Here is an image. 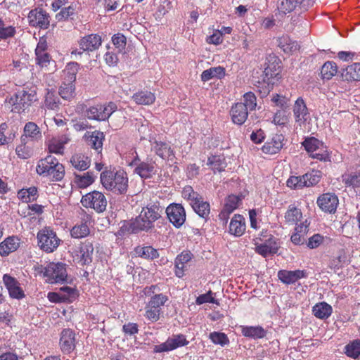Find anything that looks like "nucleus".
Returning <instances> with one entry per match:
<instances>
[{
  "label": "nucleus",
  "instance_id": "1",
  "mask_svg": "<svg viewBox=\"0 0 360 360\" xmlns=\"http://www.w3.org/2000/svg\"><path fill=\"white\" fill-rule=\"evenodd\" d=\"M37 101L36 89L26 87L7 97L5 103L11 112L21 114L27 112L30 108Z\"/></svg>",
  "mask_w": 360,
  "mask_h": 360
},
{
  "label": "nucleus",
  "instance_id": "2",
  "mask_svg": "<svg viewBox=\"0 0 360 360\" xmlns=\"http://www.w3.org/2000/svg\"><path fill=\"white\" fill-rule=\"evenodd\" d=\"M102 186L116 195H124L128 189V176L124 170H105L101 173Z\"/></svg>",
  "mask_w": 360,
  "mask_h": 360
},
{
  "label": "nucleus",
  "instance_id": "3",
  "mask_svg": "<svg viewBox=\"0 0 360 360\" xmlns=\"http://www.w3.org/2000/svg\"><path fill=\"white\" fill-rule=\"evenodd\" d=\"M36 171L39 175L49 177L52 181H56L62 180L65 176L63 165L51 155L39 160Z\"/></svg>",
  "mask_w": 360,
  "mask_h": 360
},
{
  "label": "nucleus",
  "instance_id": "4",
  "mask_svg": "<svg viewBox=\"0 0 360 360\" xmlns=\"http://www.w3.org/2000/svg\"><path fill=\"white\" fill-rule=\"evenodd\" d=\"M157 207L143 208L140 214L128 224L127 231L129 233H137L142 231H148L154 226V222L158 219L156 211Z\"/></svg>",
  "mask_w": 360,
  "mask_h": 360
},
{
  "label": "nucleus",
  "instance_id": "5",
  "mask_svg": "<svg viewBox=\"0 0 360 360\" xmlns=\"http://www.w3.org/2000/svg\"><path fill=\"white\" fill-rule=\"evenodd\" d=\"M77 65V63H69L63 72L65 77L59 87L58 94L64 100L70 101L76 95L75 82L76 80Z\"/></svg>",
  "mask_w": 360,
  "mask_h": 360
},
{
  "label": "nucleus",
  "instance_id": "6",
  "mask_svg": "<svg viewBox=\"0 0 360 360\" xmlns=\"http://www.w3.org/2000/svg\"><path fill=\"white\" fill-rule=\"evenodd\" d=\"M37 238L38 246L46 253H51L56 250L61 242L56 233L49 226H45L39 230Z\"/></svg>",
  "mask_w": 360,
  "mask_h": 360
},
{
  "label": "nucleus",
  "instance_id": "7",
  "mask_svg": "<svg viewBox=\"0 0 360 360\" xmlns=\"http://www.w3.org/2000/svg\"><path fill=\"white\" fill-rule=\"evenodd\" d=\"M117 108V106L114 102H109L104 105L98 104L87 108L86 116L89 120L105 121L116 111Z\"/></svg>",
  "mask_w": 360,
  "mask_h": 360
},
{
  "label": "nucleus",
  "instance_id": "8",
  "mask_svg": "<svg viewBox=\"0 0 360 360\" xmlns=\"http://www.w3.org/2000/svg\"><path fill=\"white\" fill-rule=\"evenodd\" d=\"M81 203L84 207L94 209L97 213L103 212L108 204L104 194L98 191H94L83 195Z\"/></svg>",
  "mask_w": 360,
  "mask_h": 360
},
{
  "label": "nucleus",
  "instance_id": "9",
  "mask_svg": "<svg viewBox=\"0 0 360 360\" xmlns=\"http://www.w3.org/2000/svg\"><path fill=\"white\" fill-rule=\"evenodd\" d=\"M43 274L50 283H63L66 281L68 274L65 264L61 262L49 263L44 269Z\"/></svg>",
  "mask_w": 360,
  "mask_h": 360
},
{
  "label": "nucleus",
  "instance_id": "10",
  "mask_svg": "<svg viewBox=\"0 0 360 360\" xmlns=\"http://www.w3.org/2000/svg\"><path fill=\"white\" fill-rule=\"evenodd\" d=\"M102 44V38L98 34H90L85 35L78 41L79 50L72 51V55L82 56L84 52H94L99 49Z\"/></svg>",
  "mask_w": 360,
  "mask_h": 360
},
{
  "label": "nucleus",
  "instance_id": "11",
  "mask_svg": "<svg viewBox=\"0 0 360 360\" xmlns=\"http://www.w3.org/2000/svg\"><path fill=\"white\" fill-rule=\"evenodd\" d=\"M29 25L34 27L46 30L49 27L51 17L45 10L36 8L31 10L27 15Z\"/></svg>",
  "mask_w": 360,
  "mask_h": 360
},
{
  "label": "nucleus",
  "instance_id": "12",
  "mask_svg": "<svg viewBox=\"0 0 360 360\" xmlns=\"http://www.w3.org/2000/svg\"><path fill=\"white\" fill-rule=\"evenodd\" d=\"M155 285L146 287L143 293L146 296L150 297V300L146 307V317L155 322L158 320V295L155 294Z\"/></svg>",
  "mask_w": 360,
  "mask_h": 360
},
{
  "label": "nucleus",
  "instance_id": "13",
  "mask_svg": "<svg viewBox=\"0 0 360 360\" xmlns=\"http://www.w3.org/2000/svg\"><path fill=\"white\" fill-rule=\"evenodd\" d=\"M91 216L84 210L81 213L79 224H75L70 230V235L74 238H82L90 233L89 225L91 223Z\"/></svg>",
  "mask_w": 360,
  "mask_h": 360
},
{
  "label": "nucleus",
  "instance_id": "14",
  "mask_svg": "<svg viewBox=\"0 0 360 360\" xmlns=\"http://www.w3.org/2000/svg\"><path fill=\"white\" fill-rule=\"evenodd\" d=\"M166 214L169 221L176 227L180 228L186 221V212L179 204H171L166 208Z\"/></svg>",
  "mask_w": 360,
  "mask_h": 360
},
{
  "label": "nucleus",
  "instance_id": "15",
  "mask_svg": "<svg viewBox=\"0 0 360 360\" xmlns=\"http://www.w3.org/2000/svg\"><path fill=\"white\" fill-rule=\"evenodd\" d=\"M3 283L8 290L9 296L11 298L22 300L25 297L24 290L20 286L18 281L9 274H4L2 278Z\"/></svg>",
  "mask_w": 360,
  "mask_h": 360
},
{
  "label": "nucleus",
  "instance_id": "16",
  "mask_svg": "<svg viewBox=\"0 0 360 360\" xmlns=\"http://www.w3.org/2000/svg\"><path fill=\"white\" fill-rule=\"evenodd\" d=\"M75 332L70 328H65L60 333L59 346L63 354H69L76 347V337Z\"/></svg>",
  "mask_w": 360,
  "mask_h": 360
},
{
  "label": "nucleus",
  "instance_id": "17",
  "mask_svg": "<svg viewBox=\"0 0 360 360\" xmlns=\"http://www.w3.org/2000/svg\"><path fill=\"white\" fill-rule=\"evenodd\" d=\"M83 140L91 148L94 149L98 153H101L105 141L103 132L98 130L86 131L83 136Z\"/></svg>",
  "mask_w": 360,
  "mask_h": 360
},
{
  "label": "nucleus",
  "instance_id": "18",
  "mask_svg": "<svg viewBox=\"0 0 360 360\" xmlns=\"http://www.w3.org/2000/svg\"><path fill=\"white\" fill-rule=\"evenodd\" d=\"M42 138V134L38 125L33 122H28L23 129V134L21 136V142L34 143Z\"/></svg>",
  "mask_w": 360,
  "mask_h": 360
},
{
  "label": "nucleus",
  "instance_id": "19",
  "mask_svg": "<svg viewBox=\"0 0 360 360\" xmlns=\"http://www.w3.org/2000/svg\"><path fill=\"white\" fill-rule=\"evenodd\" d=\"M94 250V243L89 239L80 243L78 257L79 263L82 266L89 265L92 262Z\"/></svg>",
  "mask_w": 360,
  "mask_h": 360
},
{
  "label": "nucleus",
  "instance_id": "20",
  "mask_svg": "<svg viewBox=\"0 0 360 360\" xmlns=\"http://www.w3.org/2000/svg\"><path fill=\"white\" fill-rule=\"evenodd\" d=\"M339 200L335 194L324 193L319 197L317 204L324 212L333 213L336 211Z\"/></svg>",
  "mask_w": 360,
  "mask_h": 360
},
{
  "label": "nucleus",
  "instance_id": "21",
  "mask_svg": "<svg viewBox=\"0 0 360 360\" xmlns=\"http://www.w3.org/2000/svg\"><path fill=\"white\" fill-rule=\"evenodd\" d=\"M136 156L129 164L130 166L135 167L134 173L137 174L143 179H148L155 174V169L153 164L141 162Z\"/></svg>",
  "mask_w": 360,
  "mask_h": 360
},
{
  "label": "nucleus",
  "instance_id": "22",
  "mask_svg": "<svg viewBox=\"0 0 360 360\" xmlns=\"http://www.w3.org/2000/svg\"><path fill=\"white\" fill-rule=\"evenodd\" d=\"M281 60L275 56H269L267 58L266 67L264 69V74L269 79L281 78Z\"/></svg>",
  "mask_w": 360,
  "mask_h": 360
},
{
  "label": "nucleus",
  "instance_id": "23",
  "mask_svg": "<svg viewBox=\"0 0 360 360\" xmlns=\"http://www.w3.org/2000/svg\"><path fill=\"white\" fill-rule=\"evenodd\" d=\"M188 344V341L184 335H174L172 338H168L165 342L159 345V352L172 351Z\"/></svg>",
  "mask_w": 360,
  "mask_h": 360
},
{
  "label": "nucleus",
  "instance_id": "24",
  "mask_svg": "<svg viewBox=\"0 0 360 360\" xmlns=\"http://www.w3.org/2000/svg\"><path fill=\"white\" fill-rule=\"evenodd\" d=\"M293 115L295 122L301 126L304 124L309 117V112L304 100L298 98L293 106Z\"/></svg>",
  "mask_w": 360,
  "mask_h": 360
},
{
  "label": "nucleus",
  "instance_id": "25",
  "mask_svg": "<svg viewBox=\"0 0 360 360\" xmlns=\"http://www.w3.org/2000/svg\"><path fill=\"white\" fill-rule=\"evenodd\" d=\"M20 244V240L18 236H12L5 238L0 243V255L6 257L11 253L16 251Z\"/></svg>",
  "mask_w": 360,
  "mask_h": 360
},
{
  "label": "nucleus",
  "instance_id": "26",
  "mask_svg": "<svg viewBox=\"0 0 360 360\" xmlns=\"http://www.w3.org/2000/svg\"><path fill=\"white\" fill-rule=\"evenodd\" d=\"M279 280L285 284H292L299 279L307 277V273L302 270H281L278 272Z\"/></svg>",
  "mask_w": 360,
  "mask_h": 360
},
{
  "label": "nucleus",
  "instance_id": "27",
  "mask_svg": "<svg viewBox=\"0 0 360 360\" xmlns=\"http://www.w3.org/2000/svg\"><path fill=\"white\" fill-rule=\"evenodd\" d=\"M284 139L283 134L274 135L271 140L266 142L262 146V151L271 155L278 153L283 146Z\"/></svg>",
  "mask_w": 360,
  "mask_h": 360
},
{
  "label": "nucleus",
  "instance_id": "28",
  "mask_svg": "<svg viewBox=\"0 0 360 360\" xmlns=\"http://www.w3.org/2000/svg\"><path fill=\"white\" fill-rule=\"evenodd\" d=\"M248 110L243 103H237L231 110V119L233 123L241 125L248 118Z\"/></svg>",
  "mask_w": 360,
  "mask_h": 360
},
{
  "label": "nucleus",
  "instance_id": "29",
  "mask_svg": "<svg viewBox=\"0 0 360 360\" xmlns=\"http://www.w3.org/2000/svg\"><path fill=\"white\" fill-rule=\"evenodd\" d=\"M245 218L240 214H235L229 224V233L236 237L241 236L245 231Z\"/></svg>",
  "mask_w": 360,
  "mask_h": 360
},
{
  "label": "nucleus",
  "instance_id": "30",
  "mask_svg": "<svg viewBox=\"0 0 360 360\" xmlns=\"http://www.w3.org/2000/svg\"><path fill=\"white\" fill-rule=\"evenodd\" d=\"M70 141L66 136L58 138H52L49 141L48 150L50 153L63 155L64 153L65 145Z\"/></svg>",
  "mask_w": 360,
  "mask_h": 360
},
{
  "label": "nucleus",
  "instance_id": "31",
  "mask_svg": "<svg viewBox=\"0 0 360 360\" xmlns=\"http://www.w3.org/2000/svg\"><path fill=\"white\" fill-rule=\"evenodd\" d=\"M191 253L190 252H182L175 259V274L179 278L184 276L186 269V264L191 259Z\"/></svg>",
  "mask_w": 360,
  "mask_h": 360
},
{
  "label": "nucleus",
  "instance_id": "32",
  "mask_svg": "<svg viewBox=\"0 0 360 360\" xmlns=\"http://www.w3.org/2000/svg\"><path fill=\"white\" fill-rule=\"evenodd\" d=\"M74 168L79 171L86 170L91 165V158L82 153H76L70 159Z\"/></svg>",
  "mask_w": 360,
  "mask_h": 360
},
{
  "label": "nucleus",
  "instance_id": "33",
  "mask_svg": "<svg viewBox=\"0 0 360 360\" xmlns=\"http://www.w3.org/2000/svg\"><path fill=\"white\" fill-rule=\"evenodd\" d=\"M309 224V223L307 222V220H305L295 227V231L291 236V241L295 245H300L304 243Z\"/></svg>",
  "mask_w": 360,
  "mask_h": 360
},
{
  "label": "nucleus",
  "instance_id": "34",
  "mask_svg": "<svg viewBox=\"0 0 360 360\" xmlns=\"http://www.w3.org/2000/svg\"><path fill=\"white\" fill-rule=\"evenodd\" d=\"M332 311V307L325 302L317 303L312 308L313 314L320 319H328Z\"/></svg>",
  "mask_w": 360,
  "mask_h": 360
},
{
  "label": "nucleus",
  "instance_id": "35",
  "mask_svg": "<svg viewBox=\"0 0 360 360\" xmlns=\"http://www.w3.org/2000/svg\"><path fill=\"white\" fill-rule=\"evenodd\" d=\"M225 76V68L221 66L212 67L204 70L201 74V79L207 82L212 79H221Z\"/></svg>",
  "mask_w": 360,
  "mask_h": 360
},
{
  "label": "nucleus",
  "instance_id": "36",
  "mask_svg": "<svg viewBox=\"0 0 360 360\" xmlns=\"http://www.w3.org/2000/svg\"><path fill=\"white\" fill-rule=\"evenodd\" d=\"M285 221L288 224H296L301 221L302 213L301 210L294 205H290L285 213Z\"/></svg>",
  "mask_w": 360,
  "mask_h": 360
},
{
  "label": "nucleus",
  "instance_id": "37",
  "mask_svg": "<svg viewBox=\"0 0 360 360\" xmlns=\"http://www.w3.org/2000/svg\"><path fill=\"white\" fill-rule=\"evenodd\" d=\"M44 106L46 108L52 110H58L60 108V99L53 89H46L44 96Z\"/></svg>",
  "mask_w": 360,
  "mask_h": 360
},
{
  "label": "nucleus",
  "instance_id": "38",
  "mask_svg": "<svg viewBox=\"0 0 360 360\" xmlns=\"http://www.w3.org/2000/svg\"><path fill=\"white\" fill-rule=\"evenodd\" d=\"M191 207L200 217L205 219L209 217L210 212V204L207 202L203 201L201 197H199L195 201L193 202Z\"/></svg>",
  "mask_w": 360,
  "mask_h": 360
},
{
  "label": "nucleus",
  "instance_id": "39",
  "mask_svg": "<svg viewBox=\"0 0 360 360\" xmlns=\"http://www.w3.org/2000/svg\"><path fill=\"white\" fill-rule=\"evenodd\" d=\"M241 333L245 337L259 339L265 337L266 330L260 326H242Z\"/></svg>",
  "mask_w": 360,
  "mask_h": 360
},
{
  "label": "nucleus",
  "instance_id": "40",
  "mask_svg": "<svg viewBox=\"0 0 360 360\" xmlns=\"http://www.w3.org/2000/svg\"><path fill=\"white\" fill-rule=\"evenodd\" d=\"M17 196L23 202H33L38 198L37 188L31 186L28 188H22L18 192Z\"/></svg>",
  "mask_w": 360,
  "mask_h": 360
},
{
  "label": "nucleus",
  "instance_id": "41",
  "mask_svg": "<svg viewBox=\"0 0 360 360\" xmlns=\"http://www.w3.org/2000/svg\"><path fill=\"white\" fill-rule=\"evenodd\" d=\"M277 41L278 46L286 53H292L299 48L297 42L287 35L279 37Z\"/></svg>",
  "mask_w": 360,
  "mask_h": 360
},
{
  "label": "nucleus",
  "instance_id": "42",
  "mask_svg": "<svg viewBox=\"0 0 360 360\" xmlns=\"http://www.w3.org/2000/svg\"><path fill=\"white\" fill-rule=\"evenodd\" d=\"M132 99L138 105H150L155 101V96L150 91H141L134 94Z\"/></svg>",
  "mask_w": 360,
  "mask_h": 360
},
{
  "label": "nucleus",
  "instance_id": "43",
  "mask_svg": "<svg viewBox=\"0 0 360 360\" xmlns=\"http://www.w3.org/2000/svg\"><path fill=\"white\" fill-rule=\"evenodd\" d=\"M342 181L346 186L360 188V173H345L342 175Z\"/></svg>",
  "mask_w": 360,
  "mask_h": 360
},
{
  "label": "nucleus",
  "instance_id": "44",
  "mask_svg": "<svg viewBox=\"0 0 360 360\" xmlns=\"http://www.w3.org/2000/svg\"><path fill=\"white\" fill-rule=\"evenodd\" d=\"M96 179L93 172H87L82 175L75 176V182L81 188H84L91 185Z\"/></svg>",
  "mask_w": 360,
  "mask_h": 360
},
{
  "label": "nucleus",
  "instance_id": "45",
  "mask_svg": "<svg viewBox=\"0 0 360 360\" xmlns=\"http://www.w3.org/2000/svg\"><path fill=\"white\" fill-rule=\"evenodd\" d=\"M135 254L148 259H153L158 256V250L151 246H138L134 249Z\"/></svg>",
  "mask_w": 360,
  "mask_h": 360
},
{
  "label": "nucleus",
  "instance_id": "46",
  "mask_svg": "<svg viewBox=\"0 0 360 360\" xmlns=\"http://www.w3.org/2000/svg\"><path fill=\"white\" fill-rule=\"evenodd\" d=\"M316 152L313 153L312 158L322 162H330V153L327 146L321 141V146H318Z\"/></svg>",
  "mask_w": 360,
  "mask_h": 360
},
{
  "label": "nucleus",
  "instance_id": "47",
  "mask_svg": "<svg viewBox=\"0 0 360 360\" xmlns=\"http://www.w3.org/2000/svg\"><path fill=\"white\" fill-rule=\"evenodd\" d=\"M345 354L352 359L360 356V340H354L345 347Z\"/></svg>",
  "mask_w": 360,
  "mask_h": 360
},
{
  "label": "nucleus",
  "instance_id": "48",
  "mask_svg": "<svg viewBox=\"0 0 360 360\" xmlns=\"http://www.w3.org/2000/svg\"><path fill=\"white\" fill-rule=\"evenodd\" d=\"M338 72V67L334 62H326L321 68V75L324 79H330Z\"/></svg>",
  "mask_w": 360,
  "mask_h": 360
},
{
  "label": "nucleus",
  "instance_id": "49",
  "mask_svg": "<svg viewBox=\"0 0 360 360\" xmlns=\"http://www.w3.org/2000/svg\"><path fill=\"white\" fill-rule=\"evenodd\" d=\"M16 34V29L12 25L6 26L4 20L0 18V40L12 38Z\"/></svg>",
  "mask_w": 360,
  "mask_h": 360
},
{
  "label": "nucleus",
  "instance_id": "50",
  "mask_svg": "<svg viewBox=\"0 0 360 360\" xmlns=\"http://www.w3.org/2000/svg\"><path fill=\"white\" fill-rule=\"evenodd\" d=\"M296 0H281L278 6V11L283 13H289L293 11H300Z\"/></svg>",
  "mask_w": 360,
  "mask_h": 360
},
{
  "label": "nucleus",
  "instance_id": "51",
  "mask_svg": "<svg viewBox=\"0 0 360 360\" xmlns=\"http://www.w3.org/2000/svg\"><path fill=\"white\" fill-rule=\"evenodd\" d=\"M345 77L347 79L360 81V63L349 65L345 70Z\"/></svg>",
  "mask_w": 360,
  "mask_h": 360
},
{
  "label": "nucleus",
  "instance_id": "52",
  "mask_svg": "<svg viewBox=\"0 0 360 360\" xmlns=\"http://www.w3.org/2000/svg\"><path fill=\"white\" fill-rule=\"evenodd\" d=\"M302 144L309 156L312 158L313 153L316 152L315 150H316L318 146H321V141L314 137H309L305 139Z\"/></svg>",
  "mask_w": 360,
  "mask_h": 360
},
{
  "label": "nucleus",
  "instance_id": "53",
  "mask_svg": "<svg viewBox=\"0 0 360 360\" xmlns=\"http://www.w3.org/2000/svg\"><path fill=\"white\" fill-rule=\"evenodd\" d=\"M159 157L163 160L173 162L174 155L170 146L165 143H159Z\"/></svg>",
  "mask_w": 360,
  "mask_h": 360
},
{
  "label": "nucleus",
  "instance_id": "54",
  "mask_svg": "<svg viewBox=\"0 0 360 360\" xmlns=\"http://www.w3.org/2000/svg\"><path fill=\"white\" fill-rule=\"evenodd\" d=\"M207 165L212 167L214 172H221L226 167V163L222 160L220 156H212L208 158Z\"/></svg>",
  "mask_w": 360,
  "mask_h": 360
},
{
  "label": "nucleus",
  "instance_id": "55",
  "mask_svg": "<svg viewBox=\"0 0 360 360\" xmlns=\"http://www.w3.org/2000/svg\"><path fill=\"white\" fill-rule=\"evenodd\" d=\"M209 338L215 345H219L221 346H225L229 343V340L227 335L221 332H212L210 333Z\"/></svg>",
  "mask_w": 360,
  "mask_h": 360
},
{
  "label": "nucleus",
  "instance_id": "56",
  "mask_svg": "<svg viewBox=\"0 0 360 360\" xmlns=\"http://www.w3.org/2000/svg\"><path fill=\"white\" fill-rule=\"evenodd\" d=\"M256 250L259 255L266 257L270 254L276 253L277 251V246L275 243L271 245L265 243L257 246Z\"/></svg>",
  "mask_w": 360,
  "mask_h": 360
},
{
  "label": "nucleus",
  "instance_id": "57",
  "mask_svg": "<svg viewBox=\"0 0 360 360\" xmlns=\"http://www.w3.org/2000/svg\"><path fill=\"white\" fill-rule=\"evenodd\" d=\"M241 199L239 196L235 195H229L224 204V208L228 210L229 211L233 212L235 210H236L239 205Z\"/></svg>",
  "mask_w": 360,
  "mask_h": 360
},
{
  "label": "nucleus",
  "instance_id": "58",
  "mask_svg": "<svg viewBox=\"0 0 360 360\" xmlns=\"http://www.w3.org/2000/svg\"><path fill=\"white\" fill-rule=\"evenodd\" d=\"M195 303L198 305H201L205 303H212L219 304L217 300L214 297L213 292L210 290L207 293L200 295L195 300Z\"/></svg>",
  "mask_w": 360,
  "mask_h": 360
},
{
  "label": "nucleus",
  "instance_id": "59",
  "mask_svg": "<svg viewBox=\"0 0 360 360\" xmlns=\"http://www.w3.org/2000/svg\"><path fill=\"white\" fill-rule=\"evenodd\" d=\"M244 103L248 110H254L257 107V98L252 92L245 93L243 96Z\"/></svg>",
  "mask_w": 360,
  "mask_h": 360
},
{
  "label": "nucleus",
  "instance_id": "60",
  "mask_svg": "<svg viewBox=\"0 0 360 360\" xmlns=\"http://www.w3.org/2000/svg\"><path fill=\"white\" fill-rule=\"evenodd\" d=\"M75 8L73 5L60 8L59 13L56 15V18L60 20H67L70 17L75 14Z\"/></svg>",
  "mask_w": 360,
  "mask_h": 360
},
{
  "label": "nucleus",
  "instance_id": "61",
  "mask_svg": "<svg viewBox=\"0 0 360 360\" xmlns=\"http://www.w3.org/2000/svg\"><path fill=\"white\" fill-rule=\"evenodd\" d=\"M304 179L307 181V187L317 184L320 179L321 175L319 171H312L311 172L304 174Z\"/></svg>",
  "mask_w": 360,
  "mask_h": 360
},
{
  "label": "nucleus",
  "instance_id": "62",
  "mask_svg": "<svg viewBox=\"0 0 360 360\" xmlns=\"http://www.w3.org/2000/svg\"><path fill=\"white\" fill-rule=\"evenodd\" d=\"M289 121L288 115L284 110H278L273 118V122L276 125L284 126Z\"/></svg>",
  "mask_w": 360,
  "mask_h": 360
},
{
  "label": "nucleus",
  "instance_id": "63",
  "mask_svg": "<svg viewBox=\"0 0 360 360\" xmlns=\"http://www.w3.org/2000/svg\"><path fill=\"white\" fill-rule=\"evenodd\" d=\"M36 63L40 67H46L50 62V55L47 51L35 52Z\"/></svg>",
  "mask_w": 360,
  "mask_h": 360
},
{
  "label": "nucleus",
  "instance_id": "64",
  "mask_svg": "<svg viewBox=\"0 0 360 360\" xmlns=\"http://www.w3.org/2000/svg\"><path fill=\"white\" fill-rule=\"evenodd\" d=\"M182 195L185 199L190 200L191 205L193 202L195 201L200 196L195 192L191 186H186L182 191Z\"/></svg>",
  "mask_w": 360,
  "mask_h": 360
}]
</instances>
